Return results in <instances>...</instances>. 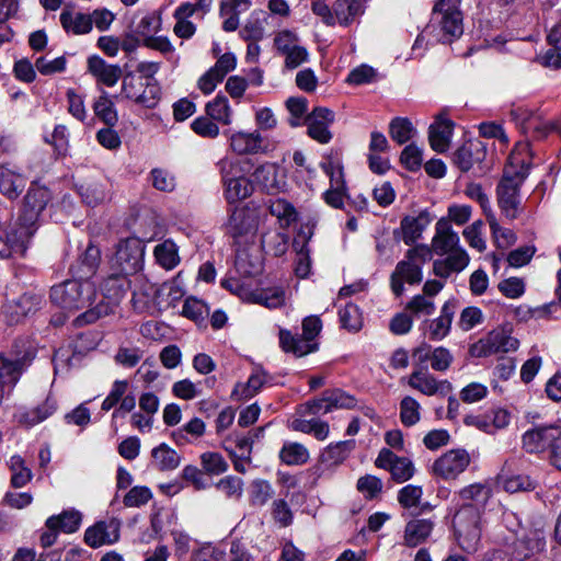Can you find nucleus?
Masks as SVG:
<instances>
[{
    "label": "nucleus",
    "instance_id": "1",
    "mask_svg": "<svg viewBox=\"0 0 561 561\" xmlns=\"http://www.w3.org/2000/svg\"><path fill=\"white\" fill-rule=\"evenodd\" d=\"M96 291L94 286L84 279H68L50 289V300L57 307L75 312L83 308H89L75 319L77 327L90 324L102 317L113 312V305L102 298L94 307L90 308L95 299Z\"/></svg>",
    "mask_w": 561,
    "mask_h": 561
},
{
    "label": "nucleus",
    "instance_id": "2",
    "mask_svg": "<svg viewBox=\"0 0 561 561\" xmlns=\"http://www.w3.org/2000/svg\"><path fill=\"white\" fill-rule=\"evenodd\" d=\"M515 151L510 156L503 176L496 187L497 205L502 214L510 220L516 219L522 210L520 186L529 174L530 165L519 158Z\"/></svg>",
    "mask_w": 561,
    "mask_h": 561
},
{
    "label": "nucleus",
    "instance_id": "3",
    "mask_svg": "<svg viewBox=\"0 0 561 561\" xmlns=\"http://www.w3.org/2000/svg\"><path fill=\"white\" fill-rule=\"evenodd\" d=\"M432 249L426 244H417L409 249L404 259L397 263L390 276V287L396 297L404 293V283L417 285L423 279V265L431 261Z\"/></svg>",
    "mask_w": 561,
    "mask_h": 561
},
{
    "label": "nucleus",
    "instance_id": "4",
    "mask_svg": "<svg viewBox=\"0 0 561 561\" xmlns=\"http://www.w3.org/2000/svg\"><path fill=\"white\" fill-rule=\"evenodd\" d=\"M460 0H438L433 8L431 25L437 30V41L451 43L463 33L462 14L459 10Z\"/></svg>",
    "mask_w": 561,
    "mask_h": 561
},
{
    "label": "nucleus",
    "instance_id": "5",
    "mask_svg": "<svg viewBox=\"0 0 561 561\" xmlns=\"http://www.w3.org/2000/svg\"><path fill=\"white\" fill-rule=\"evenodd\" d=\"M321 329L322 322L319 317H307L302 321V335L291 334L284 329L279 331V345L284 352L293 353L297 357L308 355L318 348L313 340Z\"/></svg>",
    "mask_w": 561,
    "mask_h": 561
},
{
    "label": "nucleus",
    "instance_id": "6",
    "mask_svg": "<svg viewBox=\"0 0 561 561\" xmlns=\"http://www.w3.org/2000/svg\"><path fill=\"white\" fill-rule=\"evenodd\" d=\"M51 199V194L46 186L32 182L23 197L19 211L18 226L24 227L35 233L42 211Z\"/></svg>",
    "mask_w": 561,
    "mask_h": 561
},
{
    "label": "nucleus",
    "instance_id": "7",
    "mask_svg": "<svg viewBox=\"0 0 561 561\" xmlns=\"http://www.w3.org/2000/svg\"><path fill=\"white\" fill-rule=\"evenodd\" d=\"M144 254L145 244L138 238H126L117 244L111 260L112 268L116 274L134 275L142 268Z\"/></svg>",
    "mask_w": 561,
    "mask_h": 561
},
{
    "label": "nucleus",
    "instance_id": "8",
    "mask_svg": "<svg viewBox=\"0 0 561 561\" xmlns=\"http://www.w3.org/2000/svg\"><path fill=\"white\" fill-rule=\"evenodd\" d=\"M481 508L471 503H463L453 518V526L458 539L468 541L466 549H471L481 537Z\"/></svg>",
    "mask_w": 561,
    "mask_h": 561
},
{
    "label": "nucleus",
    "instance_id": "9",
    "mask_svg": "<svg viewBox=\"0 0 561 561\" xmlns=\"http://www.w3.org/2000/svg\"><path fill=\"white\" fill-rule=\"evenodd\" d=\"M122 94L144 107L153 108L159 101V87L145 81L142 77L127 73L123 78Z\"/></svg>",
    "mask_w": 561,
    "mask_h": 561
},
{
    "label": "nucleus",
    "instance_id": "10",
    "mask_svg": "<svg viewBox=\"0 0 561 561\" xmlns=\"http://www.w3.org/2000/svg\"><path fill=\"white\" fill-rule=\"evenodd\" d=\"M518 347V340L513 337L504 328L491 331L485 337L474 343L470 352L477 357H486L495 353H507Z\"/></svg>",
    "mask_w": 561,
    "mask_h": 561
},
{
    "label": "nucleus",
    "instance_id": "11",
    "mask_svg": "<svg viewBox=\"0 0 561 561\" xmlns=\"http://www.w3.org/2000/svg\"><path fill=\"white\" fill-rule=\"evenodd\" d=\"M561 439V425L550 424L536 426L523 435V448L529 454L552 450Z\"/></svg>",
    "mask_w": 561,
    "mask_h": 561
},
{
    "label": "nucleus",
    "instance_id": "12",
    "mask_svg": "<svg viewBox=\"0 0 561 561\" xmlns=\"http://www.w3.org/2000/svg\"><path fill=\"white\" fill-rule=\"evenodd\" d=\"M256 216L247 207L234 208L226 224V232L236 243L241 244L255 236Z\"/></svg>",
    "mask_w": 561,
    "mask_h": 561
},
{
    "label": "nucleus",
    "instance_id": "13",
    "mask_svg": "<svg viewBox=\"0 0 561 561\" xmlns=\"http://www.w3.org/2000/svg\"><path fill=\"white\" fill-rule=\"evenodd\" d=\"M375 466L385 469L391 473V478L397 483H403L410 480L414 474V465L407 457H400L388 448H381L376 460Z\"/></svg>",
    "mask_w": 561,
    "mask_h": 561
},
{
    "label": "nucleus",
    "instance_id": "14",
    "mask_svg": "<svg viewBox=\"0 0 561 561\" xmlns=\"http://www.w3.org/2000/svg\"><path fill=\"white\" fill-rule=\"evenodd\" d=\"M333 122L334 113L328 107L320 106L314 107L304 119L308 136L320 144H329L331 141L333 136L329 126Z\"/></svg>",
    "mask_w": 561,
    "mask_h": 561
},
{
    "label": "nucleus",
    "instance_id": "15",
    "mask_svg": "<svg viewBox=\"0 0 561 561\" xmlns=\"http://www.w3.org/2000/svg\"><path fill=\"white\" fill-rule=\"evenodd\" d=\"M408 385L412 389L432 397L436 394L446 396L453 390L448 380H437L426 368L414 369L408 378Z\"/></svg>",
    "mask_w": 561,
    "mask_h": 561
},
{
    "label": "nucleus",
    "instance_id": "16",
    "mask_svg": "<svg viewBox=\"0 0 561 561\" xmlns=\"http://www.w3.org/2000/svg\"><path fill=\"white\" fill-rule=\"evenodd\" d=\"M469 463L470 456L465 449H453L435 460L433 471L445 480L455 479Z\"/></svg>",
    "mask_w": 561,
    "mask_h": 561
},
{
    "label": "nucleus",
    "instance_id": "17",
    "mask_svg": "<svg viewBox=\"0 0 561 561\" xmlns=\"http://www.w3.org/2000/svg\"><path fill=\"white\" fill-rule=\"evenodd\" d=\"M354 446L355 440L353 439L329 445L321 454L319 463L311 468L312 474L316 476V479L321 478L325 471L340 466L347 458Z\"/></svg>",
    "mask_w": 561,
    "mask_h": 561
},
{
    "label": "nucleus",
    "instance_id": "18",
    "mask_svg": "<svg viewBox=\"0 0 561 561\" xmlns=\"http://www.w3.org/2000/svg\"><path fill=\"white\" fill-rule=\"evenodd\" d=\"M41 305V298L35 295L24 294L18 299L7 301L2 307V316L9 325L23 321L30 314L36 312Z\"/></svg>",
    "mask_w": 561,
    "mask_h": 561
},
{
    "label": "nucleus",
    "instance_id": "19",
    "mask_svg": "<svg viewBox=\"0 0 561 561\" xmlns=\"http://www.w3.org/2000/svg\"><path fill=\"white\" fill-rule=\"evenodd\" d=\"M33 236L31 231L21 226L10 231L2 228L0 230V259H8L13 254H24Z\"/></svg>",
    "mask_w": 561,
    "mask_h": 561
},
{
    "label": "nucleus",
    "instance_id": "20",
    "mask_svg": "<svg viewBox=\"0 0 561 561\" xmlns=\"http://www.w3.org/2000/svg\"><path fill=\"white\" fill-rule=\"evenodd\" d=\"M119 539V522H98L84 533V542L91 548H99L103 545H111Z\"/></svg>",
    "mask_w": 561,
    "mask_h": 561
},
{
    "label": "nucleus",
    "instance_id": "21",
    "mask_svg": "<svg viewBox=\"0 0 561 561\" xmlns=\"http://www.w3.org/2000/svg\"><path fill=\"white\" fill-rule=\"evenodd\" d=\"M433 217L427 209H423L417 216H404L400 221V233L407 245L414 244L421 237Z\"/></svg>",
    "mask_w": 561,
    "mask_h": 561
},
{
    "label": "nucleus",
    "instance_id": "22",
    "mask_svg": "<svg viewBox=\"0 0 561 561\" xmlns=\"http://www.w3.org/2000/svg\"><path fill=\"white\" fill-rule=\"evenodd\" d=\"M486 157V149L480 140H469L454 153V163L462 172H468L476 163H481Z\"/></svg>",
    "mask_w": 561,
    "mask_h": 561
},
{
    "label": "nucleus",
    "instance_id": "23",
    "mask_svg": "<svg viewBox=\"0 0 561 561\" xmlns=\"http://www.w3.org/2000/svg\"><path fill=\"white\" fill-rule=\"evenodd\" d=\"M313 234V230L311 227L301 228L296 238L294 239L293 247L297 253L296 261V275L300 278H305L310 273L311 267V259H310V250L308 248V242Z\"/></svg>",
    "mask_w": 561,
    "mask_h": 561
},
{
    "label": "nucleus",
    "instance_id": "24",
    "mask_svg": "<svg viewBox=\"0 0 561 561\" xmlns=\"http://www.w3.org/2000/svg\"><path fill=\"white\" fill-rule=\"evenodd\" d=\"M30 360L31 357L28 354L14 358L0 355V385L2 386L3 392L5 391V387L11 388L18 382L24 367Z\"/></svg>",
    "mask_w": 561,
    "mask_h": 561
},
{
    "label": "nucleus",
    "instance_id": "25",
    "mask_svg": "<svg viewBox=\"0 0 561 561\" xmlns=\"http://www.w3.org/2000/svg\"><path fill=\"white\" fill-rule=\"evenodd\" d=\"M436 232L432 240L433 251L438 255H444L455 249L459 242V237L451 228L450 221L440 218L436 222Z\"/></svg>",
    "mask_w": 561,
    "mask_h": 561
},
{
    "label": "nucleus",
    "instance_id": "26",
    "mask_svg": "<svg viewBox=\"0 0 561 561\" xmlns=\"http://www.w3.org/2000/svg\"><path fill=\"white\" fill-rule=\"evenodd\" d=\"M454 129V122L438 116L430 126L428 141L432 149L443 153L448 150Z\"/></svg>",
    "mask_w": 561,
    "mask_h": 561
},
{
    "label": "nucleus",
    "instance_id": "27",
    "mask_svg": "<svg viewBox=\"0 0 561 561\" xmlns=\"http://www.w3.org/2000/svg\"><path fill=\"white\" fill-rule=\"evenodd\" d=\"M454 314L455 304L446 301L442 307L439 317L427 322L426 334L431 341H442L449 334Z\"/></svg>",
    "mask_w": 561,
    "mask_h": 561
},
{
    "label": "nucleus",
    "instance_id": "28",
    "mask_svg": "<svg viewBox=\"0 0 561 561\" xmlns=\"http://www.w3.org/2000/svg\"><path fill=\"white\" fill-rule=\"evenodd\" d=\"M88 70L96 80L107 87H113L122 77V69L117 65H108L99 56L88 59Z\"/></svg>",
    "mask_w": 561,
    "mask_h": 561
},
{
    "label": "nucleus",
    "instance_id": "29",
    "mask_svg": "<svg viewBox=\"0 0 561 561\" xmlns=\"http://www.w3.org/2000/svg\"><path fill=\"white\" fill-rule=\"evenodd\" d=\"M367 0H335L333 11L335 12L336 23L341 26H350L365 13Z\"/></svg>",
    "mask_w": 561,
    "mask_h": 561
},
{
    "label": "nucleus",
    "instance_id": "30",
    "mask_svg": "<svg viewBox=\"0 0 561 561\" xmlns=\"http://www.w3.org/2000/svg\"><path fill=\"white\" fill-rule=\"evenodd\" d=\"M546 541L537 533H531L514 542L513 556L516 560L526 561L545 549Z\"/></svg>",
    "mask_w": 561,
    "mask_h": 561
},
{
    "label": "nucleus",
    "instance_id": "31",
    "mask_svg": "<svg viewBox=\"0 0 561 561\" xmlns=\"http://www.w3.org/2000/svg\"><path fill=\"white\" fill-rule=\"evenodd\" d=\"M101 259L98 247L89 244L85 251L79 256L77 265L71 267L75 276L88 280L96 271Z\"/></svg>",
    "mask_w": 561,
    "mask_h": 561
},
{
    "label": "nucleus",
    "instance_id": "32",
    "mask_svg": "<svg viewBox=\"0 0 561 561\" xmlns=\"http://www.w3.org/2000/svg\"><path fill=\"white\" fill-rule=\"evenodd\" d=\"M26 180L7 167L0 168V193L10 201H15L25 188Z\"/></svg>",
    "mask_w": 561,
    "mask_h": 561
},
{
    "label": "nucleus",
    "instance_id": "33",
    "mask_svg": "<svg viewBox=\"0 0 561 561\" xmlns=\"http://www.w3.org/2000/svg\"><path fill=\"white\" fill-rule=\"evenodd\" d=\"M263 138L259 130L238 131L230 137V147L238 154L257 153L262 150Z\"/></svg>",
    "mask_w": 561,
    "mask_h": 561
},
{
    "label": "nucleus",
    "instance_id": "34",
    "mask_svg": "<svg viewBox=\"0 0 561 561\" xmlns=\"http://www.w3.org/2000/svg\"><path fill=\"white\" fill-rule=\"evenodd\" d=\"M152 466L159 471H171L181 463V456L168 444L161 443L151 450Z\"/></svg>",
    "mask_w": 561,
    "mask_h": 561
},
{
    "label": "nucleus",
    "instance_id": "35",
    "mask_svg": "<svg viewBox=\"0 0 561 561\" xmlns=\"http://www.w3.org/2000/svg\"><path fill=\"white\" fill-rule=\"evenodd\" d=\"M253 182L259 185L262 191L272 194L279 190L278 169L273 163H265L255 169L252 174Z\"/></svg>",
    "mask_w": 561,
    "mask_h": 561
},
{
    "label": "nucleus",
    "instance_id": "36",
    "mask_svg": "<svg viewBox=\"0 0 561 561\" xmlns=\"http://www.w3.org/2000/svg\"><path fill=\"white\" fill-rule=\"evenodd\" d=\"M430 519H412L404 529V542L408 547H416L424 542L433 530Z\"/></svg>",
    "mask_w": 561,
    "mask_h": 561
},
{
    "label": "nucleus",
    "instance_id": "37",
    "mask_svg": "<svg viewBox=\"0 0 561 561\" xmlns=\"http://www.w3.org/2000/svg\"><path fill=\"white\" fill-rule=\"evenodd\" d=\"M153 255L156 262L167 271L175 268L181 262L179 248L171 239H167L157 244L153 250Z\"/></svg>",
    "mask_w": 561,
    "mask_h": 561
},
{
    "label": "nucleus",
    "instance_id": "38",
    "mask_svg": "<svg viewBox=\"0 0 561 561\" xmlns=\"http://www.w3.org/2000/svg\"><path fill=\"white\" fill-rule=\"evenodd\" d=\"M59 19L66 32L81 35L88 34L92 30V18L90 14L62 11Z\"/></svg>",
    "mask_w": 561,
    "mask_h": 561
},
{
    "label": "nucleus",
    "instance_id": "39",
    "mask_svg": "<svg viewBox=\"0 0 561 561\" xmlns=\"http://www.w3.org/2000/svg\"><path fill=\"white\" fill-rule=\"evenodd\" d=\"M57 409L56 400L47 397L39 405L23 412L19 422L26 426H34L53 415Z\"/></svg>",
    "mask_w": 561,
    "mask_h": 561
},
{
    "label": "nucleus",
    "instance_id": "40",
    "mask_svg": "<svg viewBox=\"0 0 561 561\" xmlns=\"http://www.w3.org/2000/svg\"><path fill=\"white\" fill-rule=\"evenodd\" d=\"M102 94L93 103L94 115L108 127H114L118 115L114 102L103 89Z\"/></svg>",
    "mask_w": 561,
    "mask_h": 561
},
{
    "label": "nucleus",
    "instance_id": "41",
    "mask_svg": "<svg viewBox=\"0 0 561 561\" xmlns=\"http://www.w3.org/2000/svg\"><path fill=\"white\" fill-rule=\"evenodd\" d=\"M81 524V515L77 511H64L59 515L47 518L46 528H57L60 531L72 534L78 530Z\"/></svg>",
    "mask_w": 561,
    "mask_h": 561
},
{
    "label": "nucleus",
    "instance_id": "42",
    "mask_svg": "<svg viewBox=\"0 0 561 561\" xmlns=\"http://www.w3.org/2000/svg\"><path fill=\"white\" fill-rule=\"evenodd\" d=\"M321 168L330 178V187H346L341 157L337 151H331L321 162Z\"/></svg>",
    "mask_w": 561,
    "mask_h": 561
},
{
    "label": "nucleus",
    "instance_id": "43",
    "mask_svg": "<svg viewBox=\"0 0 561 561\" xmlns=\"http://www.w3.org/2000/svg\"><path fill=\"white\" fill-rule=\"evenodd\" d=\"M310 458L308 449L300 443L286 442L280 451L279 459L288 466H300Z\"/></svg>",
    "mask_w": 561,
    "mask_h": 561
},
{
    "label": "nucleus",
    "instance_id": "44",
    "mask_svg": "<svg viewBox=\"0 0 561 561\" xmlns=\"http://www.w3.org/2000/svg\"><path fill=\"white\" fill-rule=\"evenodd\" d=\"M270 214L276 217L283 228L289 227L298 218L294 205L284 198L272 201L268 205Z\"/></svg>",
    "mask_w": 561,
    "mask_h": 561
},
{
    "label": "nucleus",
    "instance_id": "45",
    "mask_svg": "<svg viewBox=\"0 0 561 561\" xmlns=\"http://www.w3.org/2000/svg\"><path fill=\"white\" fill-rule=\"evenodd\" d=\"M325 400L328 405L324 407L323 414L330 413L336 409L352 410L356 408L357 400L342 389L325 390Z\"/></svg>",
    "mask_w": 561,
    "mask_h": 561
},
{
    "label": "nucleus",
    "instance_id": "46",
    "mask_svg": "<svg viewBox=\"0 0 561 561\" xmlns=\"http://www.w3.org/2000/svg\"><path fill=\"white\" fill-rule=\"evenodd\" d=\"M274 495L272 484L262 479L252 481L249 489V501L252 506H264Z\"/></svg>",
    "mask_w": 561,
    "mask_h": 561
},
{
    "label": "nucleus",
    "instance_id": "47",
    "mask_svg": "<svg viewBox=\"0 0 561 561\" xmlns=\"http://www.w3.org/2000/svg\"><path fill=\"white\" fill-rule=\"evenodd\" d=\"M261 243L266 253L282 256L288 249V236L280 231L268 232L262 236Z\"/></svg>",
    "mask_w": 561,
    "mask_h": 561
},
{
    "label": "nucleus",
    "instance_id": "48",
    "mask_svg": "<svg viewBox=\"0 0 561 561\" xmlns=\"http://www.w3.org/2000/svg\"><path fill=\"white\" fill-rule=\"evenodd\" d=\"M267 382V374L263 369H255L251 376L249 377L245 385H238L232 396L239 394V388H242V392L240 394L241 399H250L255 396L261 388Z\"/></svg>",
    "mask_w": 561,
    "mask_h": 561
},
{
    "label": "nucleus",
    "instance_id": "49",
    "mask_svg": "<svg viewBox=\"0 0 561 561\" xmlns=\"http://www.w3.org/2000/svg\"><path fill=\"white\" fill-rule=\"evenodd\" d=\"M206 113L211 119L221 122L225 125L231 123V108L225 95L218 94L211 102H208Z\"/></svg>",
    "mask_w": 561,
    "mask_h": 561
},
{
    "label": "nucleus",
    "instance_id": "50",
    "mask_svg": "<svg viewBox=\"0 0 561 561\" xmlns=\"http://www.w3.org/2000/svg\"><path fill=\"white\" fill-rule=\"evenodd\" d=\"M224 187L226 199L230 204L245 199L253 192L252 182L244 175L233 182H230L228 185Z\"/></svg>",
    "mask_w": 561,
    "mask_h": 561
},
{
    "label": "nucleus",
    "instance_id": "51",
    "mask_svg": "<svg viewBox=\"0 0 561 561\" xmlns=\"http://www.w3.org/2000/svg\"><path fill=\"white\" fill-rule=\"evenodd\" d=\"M282 36L275 38L277 48L286 56L285 65L287 68L295 69L307 60L308 53L306 48L301 46L282 45Z\"/></svg>",
    "mask_w": 561,
    "mask_h": 561
},
{
    "label": "nucleus",
    "instance_id": "52",
    "mask_svg": "<svg viewBox=\"0 0 561 561\" xmlns=\"http://www.w3.org/2000/svg\"><path fill=\"white\" fill-rule=\"evenodd\" d=\"M415 131L411 121L405 117H396L389 124V134L399 145L408 142Z\"/></svg>",
    "mask_w": 561,
    "mask_h": 561
},
{
    "label": "nucleus",
    "instance_id": "53",
    "mask_svg": "<svg viewBox=\"0 0 561 561\" xmlns=\"http://www.w3.org/2000/svg\"><path fill=\"white\" fill-rule=\"evenodd\" d=\"M161 16L156 12L147 13L135 24L134 32L144 38H149L161 30Z\"/></svg>",
    "mask_w": 561,
    "mask_h": 561
},
{
    "label": "nucleus",
    "instance_id": "54",
    "mask_svg": "<svg viewBox=\"0 0 561 561\" xmlns=\"http://www.w3.org/2000/svg\"><path fill=\"white\" fill-rule=\"evenodd\" d=\"M489 497V488L478 483L466 486L459 492V499L462 504L471 503L473 505H478L480 508L483 507Z\"/></svg>",
    "mask_w": 561,
    "mask_h": 561
},
{
    "label": "nucleus",
    "instance_id": "55",
    "mask_svg": "<svg viewBox=\"0 0 561 561\" xmlns=\"http://www.w3.org/2000/svg\"><path fill=\"white\" fill-rule=\"evenodd\" d=\"M421 405L412 397L407 396L400 402V421L404 426H413L421 419Z\"/></svg>",
    "mask_w": 561,
    "mask_h": 561
},
{
    "label": "nucleus",
    "instance_id": "56",
    "mask_svg": "<svg viewBox=\"0 0 561 561\" xmlns=\"http://www.w3.org/2000/svg\"><path fill=\"white\" fill-rule=\"evenodd\" d=\"M340 322L342 328L357 332L363 327V318L359 308L354 304H346V306L339 311Z\"/></svg>",
    "mask_w": 561,
    "mask_h": 561
},
{
    "label": "nucleus",
    "instance_id": "57",
    "mask_svg": "<svg viewBox=\"0 0 561 561\" xmlns=\"http://www.w3.org/2000/svg\"><path fill=\"white\" fill-rule=\"evenodd\" d=\"M253 440L249 436L230 437L225 442V449L230 457L250 458Z\"/></svg>",
    "mask_w": 561,
    "mask_h": 561
},
{
    "label": "nucleus",
    "instance_id": "58",
    "mask_svg": "<svg viewBox=\"0 0 561 561\" xmlns=\"http://www.w3.org/2000/svg\"><path fill=\"white\" fill-rule=\"evenodd\" d=\"M12 471L11 483L14 488H22L32 479V471L28 469L21 456H12L10 459Z\"/></svg>",
    "mask_w": 561,
    "mask_h": 561
},
{
    "label": "nucleus",
    "instance_id": "59",
    "mask_svg": "<svg viewBox=\"0 0 561 561\" xmlns=\"http://www.w3.org/2000/svg\"><path fill=\"white\" fill-rule=\"evenodd\" d=\"M286 107L290 113L288 123L291 127H298L304 124V119L307 116L308 101L306 98L291 96L286 101Z\"/></svg>",
    "mask_w": 561,
    "mask_h": 561
},
{
    "label": "nucleus",
    "instance_id": "60",
    "mask_svg": "<svg viewBox=\"0 0 561 561\" xmlns=\"http://www.w3.org/2000/svg\"><path fill=\"white\" fill-rule=\"evenodd\" d=\"M217 165L221 175V182L224 186L244 175L240 161L238 160L224 158L218 162Z\"/></svg>",
    "mask_w": 561,
    "mask_h": 561
},
{
    "label": "nucleus",
    "instance_id": "61",
    "mask_svg": "<svg viewBox=\"0 0 561 561\" xmlns=\"http://www.w3.org/2000/svg\"><path fill=\"white\" fill-rule=\"evenodd\" d=\"M255 301L270 309L278 308L285 302V290L282 287L263 289L255 294Z\"/></svg>",
    "mask_w": 561,
    "mask_h": 561
},
{
    "label": "nucleus",
    "instance_id": "62",
    "mask_svg": "<svg viewBox=\"0 0 561 561\" xmlns=\"http://www.w3.org/2000/svg\"><path fill=\"white\" fill-rule=\"evenodd\" d=\"M536 481L527 474H516L508 477L503 482V488L506 492H529L536 489Z\"/></svg>",
    "mask_w": 561,
    "mask_h": 561
},
{
    "label": "nucleus",
    "instance_id": "63",
    "mask_svg": "<svg viewBox=\"0 0 561 561\" xmlns=\"http://www.w3.org/2000/svg\"><path fill=\"white\" fill-rule=\"evenodd\" d=\"M150 179L153 187L161 192H172L176 186L175 178L164 169H152Z\"/></svg>",
    "mask_w": 561,
    "mask_h": 561
},
{
    "label": "nucleus",
    "instance_id": "64",
    "mask_svg": "<svg viewBox=\"0 0 561 561\" xmlns=\"http://www.w3.org/2000/svg\"><path fill=\"white\" fill-rule=\"evenodd\" d=\"M356 488L366 499L373 500L381 493L382 481L376 476L366 474L357 480Z\"/></svg>",
    "mask_w": 561,
    "mask_h": 561
}]
</instances>
